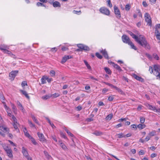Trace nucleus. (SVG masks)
<instances>
[{"label": "nucleus", "mask_w": 160, "mask_h": 160, "mask_svg": "<svg viewBox=\"0 0 160 160\" xmlns=\"http://www.w3.org/2000/svg\"><path fill=\"white\" fill-rule=\"evenodd\" d=\"M139 45L146 48L150 49V47L148 43L145 38L141 35H140L137 42Z\"/></svg>", "instance_id": "f257e3e1"}, {"label": "nucleus", "mask_w": 160, "mask_h": 160, "mask_svg": "<svg viewBox=\"0 0 160 160\" xmlns=\"http://www.w3.org/2000/svg\"><path fill=\"white\" fill-rule=\"evenodd\" d=\"M2 146L4 150L6 152L8 156L10 158L13 157L12 151L8 146H7L5 144H2Z\"/></svg>", "instance_id": "f03ea898"}, {"label": "nucleus", "mask_w": 160, "mask_h": 160, "mask_svg": "<svg viewBox=\"0 0 160 160\" xmlns=\"http://www.w3.org/2000/svg\"><path fill=\"white\" fill-rule=\"evenodd\" d=\"M77 47L80 49L81 51H89V48L87 46L82 44H79L77 45Z\"/></svg>", "instance_id": "7ed1b4c3"}, {"label": "nucleus", "mask_w": 160, "mask_h": 160, "mask_svg": "<svg viewBox=\"0 0 160 160\" xmlns=\"http://www.w3.org/2000/svg\"><path fill=\"white\" fill-rule=\"evenodd\" d=\"M154 70L157 72V74H155V75L157 77V79L158 78V77L160 79V72H160V66L155 65L154 66Z\"/></svg>", "instance_id": "20e7f679"}, {"label": "nucleus", "mask_w": 160, "mask_h": 160, "mask_svg": "<svg viewBox=\"0 0 160 160\" xmlns=\"http://www.w3.org/2000/svg\"><path fill=\"white\" fill-rule=\"evenodd\" d=\"M18 72V70L13 71L10 72L9 74V76L11 80L12 81L14 80Z\"/></svg>", "instance_id": "39448f33"}, {"label": "nucleus", "mask_w": 160, "mask_h": 160, "mask_svg": "<svg viewBox=\"0 0 160 160\" xmlns=\"http://www.w3.org/2000/svg\"><path fill=\"white\" fill-rule=\"evenodd\" d=\"M122 39L123 42L128 44L131 42L129 38L126 35L124 34L123 35L122 37Z\"/></svg>", "instance_id": "423d86ee"}, {"label": "nucleus", "mask_w": 160, "mask_h": 160, "mask_svg": "<svg viewBox=\"0 0 160 160\" xmlns=\"http://www.w3.org/2000/svg\"><path fill=\"white\" fill-rule=\"evenodd\" d=\"M37 134L39 138V140L40 141L43 142H46V140L44 138V136L42 133L38 132L37 133Z\"/></svg>", "instance_id": "0eeeda50"}, {"label": "nucleus", "mask_w": 160, "mask_h": 160, "mask_svg": "<svg viewBox=\"0 0 160 160\" xmlns=\"http://www.w3.org/2000/svg\"><path fill=\"white\" fill-rule=\"evenodd\" d=\"M0 129L4 132L9 133V129L6 127L0 125Z\"/></svg>", "instance_id": "6e6552de"}, {"label": "nucleus", "mask_w": 160, "mask_h": 160, "mask_svg": "<svg viewBox=\"0 0 160 160\" xmlns=\"http://www.w3.org/2000/svg\"><path fill=\"white\" fill-rule=\"evenodd\" d=\"M72 58V57L71 56L69 55H67V56H65L64 57H63L62 59V61L61 62V63H65L66 61L70 58Z\"/></svg>", "instance_id": "1a4fd4ad"}, {"label": "nucleus", "mask_w": 160, "mask_h": 160, "mask_svg": "<svg viewBox=\"0 0 160 160\" xmlns=\"http://www.w3.org/2000/svg\"><path fill=\"white\" fill-rule=\"evenodd\" d=\"M111 88H113L116 89L118 92L120 93L121 94H123V92L122 90L120 88L117 87L111 84Z\"/></svg>", "instance_id": "9d476101"}, {"label": "nucleus", "mask_w": 160, "mask_h": 160, "mask_svg": "<svg viewBox=\"0 0 160 160\" xmlns=\"http://www.w3.org/2000/svg\"><path fill=\"white\" fill-rule=\"evenodd\" d=\"M133 77L135 79L141 82H143L144 81V79L141 77H139L135 74H134L132 75Z\"/></svg>", "instance_id": "9b49d317"}, {"label": "nucleus", "mask_w": 160, "mask_h": 160, "mask_svg": "<svg viewBox=\"0 0 160 160\" xmlns=\"http://www.w3.org/2000/svg\"><path fill=\"white\" fill-rule=\"evenodd\" d=\"M147 16V18H146V19H145L146 21L147 22H148V25H151V23H152L151 20V19L149 18V17H148L149 15H148V14L147 13H146L145 14V17H146Z\"/></svg>", "instance_id": "f8f14e48"}, {"label": "nucleus", "mask_w": 160, "mask_h": 160, "mask_svg": "<svg viewBox=\"0 0 160 160\" xmlns=\"http://www.w3.org/2000/svg\"><path fill=\"white\" fill-rule=\"evenodd\" d=\"M22 152L23 155L26 157H28V154L26 149L23 147H22Z\"/></svg>", "instance_id": "ddd939ff"}, {"label": "nucleus", "mask_w": 160, "mask_h": 160, "mask_svg": "<svg viewBox=\"0 0 160 160\" xmlns=\"http://www.w3.org/2000/svg\"><path fill=\"white\" fill-rule=\"evenodd\" d=\"M100 52L104 56V57L106 58H108V56L107 53V52L105 50H100Z\"/></svg>", "instance_id": "4468645a"}, {"label": "nucleus", "mask_w": 160, "mask_h": 160, "mask_svg": "<svg viewBox=\"0 0 160 160\" xmlns=\"http://www.w3.org/2000/svg\"><path fill=\"white\" fill-rule=\"evenodd\" d=\"M17 104L18 106L20 107V109L24 113L25 111V110L21 103L19 101H18Z\"/></svg>", "instance_id": "2eb2a0df"}, {"label": "nucleus", "mask_w": 160, "mask_h": 160, "mask_svg": "<svg viewBox=\"0 0 160 160\" xmlns=\"http://www.w3.org/2000/svg\"><path fill=\"white\" fill-rule=\"evenodd\" d=\"M92 134L96 136H101L103 134V133L100 131L96 130Z\"/></svg>", "instance_id": "dca6fc26"}, {"label": "nucleus", "mask_w": 160, "mask_h": 160, "mask_svg": "<svg viewBox=\"0 0 160 160\" xmlns=\"http://www.w3.org/2000/svg\"><path fill=\"white\" fill-rule=\"evenodd\" d=\"M111 63H112L113 64V66L114 67V68L116 69L117 70L119 71H121L122 70V69L119 66H118V64H114V62H111Z\"/></svg>", "instance_id": "f3484780"}, {"label": "nucleus", "mask_w": 160, "mask_h": 160, "mask_svg": "<svg viewBox=\"0 0 160 160\" xmlns=\"http://www.w3.org/2000/svg\"><path fill=\"white\" fill-rule=\"evenodd\" d=\"M52 5L54 7H60L61 6V5L60 3L58 1H55L52 2Z\"/></svg>", "instance_id": "a211bd4d"}, {"label": "nucleus", "mask_w": 160, "mask_h": 160, "mask_svg": "<svg viewBox=\"0 0 160 160\" xmlns=\"http://www.w3.org/2000/svg\"><path fill=\"white\" fill-rule=\"evenodd\" d=\"M148 106L149 109L158 112V108H157L149 104H148Z\"/></svg>", "instance_id": "6ab92c4d"}, {"label": "nucleus", "mask_w": 160, "mask_h": 160, "mask_svg": "<svg viewBox=\"0 0 160 160\" xmlns=\"http://www.w3.org/2000/svg\"><path fill=\"white\" fill-rule=\"evenodd\" d=\"M59 142H60V145L61 147L64 150H66L68 149L66 146L63 143L61 142L60 141H59Z\"/></svg>", "instance_id": "aec40b11"}, {"label": "nucleus", "mask_w": 160, "mask_h": 160, "mask_svg": "<svg viewBox=\"0 0 160 160\" xmlns=\"http://www.w3.org/2000/svg\"><path fill=\"white\" fill-rule=\"evenodd\" d=\"M114 12L117 17L118 18H119L121 17L120 11H114Z\"/></svg>", "instance_id": "412c9836"}, {"label": "nucleus", "mask_w": 160, "mask_h": 160, "mask_svg": "<svg viewBox=\"0 0 160 160\" xmlns=\"http://www.w3.org/2000/svg\"><path fill=\"white\" fill-rule=\"evenodd\" d=\"M20 91L24 95L25 97L28 99L29 98V96L28 95V94L27 93L26 91L23 90H21Z\"/></svg>", "instance_id": "4be33fe9"}, {"label": "nucleus", "mask_w": 160, "mask_h": 160, "mask_svg": "<svg viewBox=\"0 0 160 160\" xmlns=\"http://www.w3.org/2000/svg\"><path fill=\"white\" fill-rule=\"evenodd\" d=\"M64 129L69 135L71 137H74V135L69 132L66 128H64Z\"/></svg>", "instance_id": "5701e85b"}, {"label": "nucleus", "mask_w": 160, "mask_h": 160, "mask_svg": "<svg viewBox=\"0 0 160 160\" xmlns=\"http://www.w3.org/2000/svg\"><path fill=\"white\" fill-rule=\"evenodd\" d=\"M145 127L146 125L144 124H143L142 123L140 124L137 126V127L140 129H142L144 128Z\"/></svg>", "instance_id": "b1692460"}, {"label": "nucleus", "mask_w": 160, "mask_h": 160, "mask_svg": "<svg viewBox=\"0 0 160 160\" xmlns=\"http://www.w3.org/2000/svg\"><path fill=\"white\" fill-rule=\"evenodd\" d=\"M51 97V94L47 95L42 97V98L43 100H46Z\"/></svg>", "instance_id": "393cba45"}, {"label": "nucleus", "mask_w": 160, "mask_h": 160, "mask_svg": "<svg viewBox=\"0 0 160 160\" xmlns=\"http://www.w3.org/2000/svg\"><path fill=\"white\" fill-rule=\"evenodd\" d=\"M11 105L12 108L13 110V112L15 113L16 112H17V109L16 106L12 103H11Z\"/></svg>", "instance_id": "a878e982"}, {"label": "nucleus", "mask_w": 160, "mask_h": 160, "mask_svg": "<svg viewBox=\"0 0 160 160\" xmlns=\"http://www.w3.org/2000/svg\"><path fill=\"white\" fill-rule=\"evenodd\" d=\"M46 76H43L41 79V81L42 84H45L46 83Z\"/></svg>", "instance_id": "bb28decb"}, {"label": "nucleus", "mask_w": 160, "mask_h": 160, "mask_svg": "<svg viewBox=\"0 0 160 160\" xmlns=\"http://www.w3.org/2000/svg\"><path fill=\"white\" fill-rule=\"evenodd\" d=\"M128 45L131 46V47L133 49L135 50H137V48H136V47L135 46L134 44L131 41L130 42V43H129Z\"/></svg>", "instance_id": "cd10ccee"}, {"label": "nucleus", "mask_w": 160, "mask_h": 160, "mask_svg": "<svg viewBox=\"0 0 160 160\" xmlns=\"http://www.w3.org/2000/svg\"><path fill=\"white\" fill-rule=\"evenodd\" d=\"M110 11H100V12L101 13L104 14L106 15H108L109 14Z\"/></svg>", "instance_id": "c85d7f7f"}, {"label": "nucleus", "mask_w": 160, "mask_h": 160, "mask_svg": "<svg viewBox=\"0 0 160 160\" xmlns=\"http://www.w3.org/2000/svg\"><path fill=\"white\" fill-rule=\"evenodd\" d=\"M31 117L33 120L37 124L38 123V120L32 114L31 115Z\"/></svg>", "instance_id": "c756f323"}, {"label": "nucleus", "mask_w": 160, "mask_h": 160, "mask_svg": "<svg viewBox=\"0 0 160 160\" xmlns=\"http://www.w3.org/2000/svg\"><path fill=\"white\" fill-rule=\"evenodd\" d=\"M51 97H52L53 98H56L60 96V94L58 93H55L54 94H51Z\"/></svg>", "instance_id": "7c9ffc66"}, {"label": "nucleus", "mask_w": 160, "mask_h": 160, "mask_svg": "<svg viewBox=\"0 0 160 160\" xmlns=\"http://www.w3.org/2000/svg\"><path fill=\"white\" fill-rule=\"evenodd\" d=\"M44 153L46 157L48 159H49L51 158V156L49 154L48 152L46 151H44Z\"/></svg>", "instance_id": "2f4dec72"}, {"label": "nucleus", "mask_w": 160, "mask_h": 160, "mask_svg": "<svg viewBox=\"0 0 160 160\" xmlns=\"http://www.w3.org/2000/svg\"><path fill=\"white\" fill-rule=\"evenodd\" d=\"M29 139L31 140L32 143L35 145H36L37 144V143L36 142L35 139L32 137H30Z\"/></svg>", "instance_id": "473e14b6"}, {"label": "nucleus", "mask_w": 160, "mask_h": 160, "mask_svg": "<svg viewBox=\"0 0 160 160\" xmlns=\"http://www.w3.org/2000/svg\"><path fill=\"white\" fill-rule=\"evenodd\" d=\"M117 136H118V137L119 138H124V137H125V135H124L122 133H119V134H117Z\"/></svg>", "instance_id": "72a5a7b5"}, {"label": "nucleus", "mask_w": 160, "mask_h": 160, "mask_svg": "<svg viewBox=\"0 0 160 160\" xmlns=\"http://www.w3.org/2000/svg\"><path fill=\"white\" fill-rule=\"evenodd\" d=\"M84 62L87 66V68L89 69H91V67L90 65L88 63V62L86 61H84Z\"/></svg>", "instance_id": "f704fd0d"}, {"label": "nucleus", "mask_w": 160, "mask_h": 160, "mask_svg": "<svg viewBox=\"0 0 160 160\" xmlns=\"http://www.w3.org/2000/svg\"><path fill=\"white\" fill-rule=\"evenodd\" d=\"M1 50H3V52L5 53H8V54H10L11 53V52L8 51V50L6 49H3V48H0Z\"/></svg>", "instance_id": "c9c22d12"}, {"label": "nucleus", "mask_w": 160, "mask_h": 160, "mask_svg": "<svg viewBox=\"0 0 160 160\" xmlns=\"http://www.w3.org/2000/svg\"><path fill=\"white\" fill-rule=\"evenodd\" d=\"M131 36L132 37L134 38L135 40V41L137 42L138 40V39L139 38L136 36L135 34H134L133 33V34Z\"/></svg>", "instance_id": "e433bc0d"}, {"label": "nucleus", "mask_w": 160, "mask_h": 160, "mask_svg": "<svg viewBox=\"0 0 160 160\" xmlns=\"http://www.w3.org/2000/svg\"><path fill=\"white\" fill-rule=\"evenodd\" d=\"M50 74L52 77L54 76L55 75V72L54 70H51L50 72Z\"/></svg>", "instance_id": "4c0bfd02"}, {"label": "nucleus", "mask_w": 160, "mask_h": 160, "mask_svg": "<svg viewBox=\"0 0 160 160\" xmlns=\"http://www.w3.org/2000/svg\"><path fill=\"white\" fill-rule=\"evenodd\" d=\"M96 56L100 59H101L102 58V56L98 52H96Z\"/></svg>", "instance_id": "58836bf2"}, {"label": "nucleus", "mask_w": 160, "mask_h": 160, "mask_svg": "<svg viewBox=\"0 0 160 160\" xmlns=\"http://www.w3.org/2000/svg\"><path fill=\"white\" fill-rule=\"evenodd\" d=\"M0 98L1 101L4 100V98L2 92H0Z\"/></svg>", "instance_id": "ea45409f"}, {"label": "nucleus", "mask_w": 160, "mask_h": 160, "mask_svg": "<svg viewBox=\"0 0 160 160\" xmlns=\"http://www.w3.org/2000/svg\"><path fill=\"white\" fill-rule=\"evenodd\" d=\"M104 69L105 71L107 73L109 74L110 73V70L109 68H107V67H105Z\"/></svg>", "instance_id": "a19ab883"}, {"label": "nucleus", "mask_w": 160, "mask_h": 160, "mask_svg": "<svg viewBox=\"0 0 160 160\" xmlns=\"http://www.w3.org/2000/svg\"><path fill=\"white\" fill-rule=\"evenodd\" d=\"M153 57L156 60H158L159 59V57L156 54H154L153 55Z\"/></svg>", "instance_id": "79ce46f5"}, {"label": "nucleus", "mask_w": 160, "mask_h": 160, "mask_svg": "<svg viewBox=\"0 0 160 160\" xmlns=\"http://www.w3.org/2000/svg\"><path fill=\"white\" fill-rule=\"evenodd\" d=\"M145 121V118L143 117H140V122L141 123L143 124Z\"/></svg>", "instance_id": "37998d69"}, {"label": "nucleus", "mask_w": 160, "mask_h": 160, "mask_svg": "<svg viewBox=\"0 0 160 160\" xmlns=\"http://www.w3.org/2000/svg\"><path fill=\"white\" fill-rule=\"evenodd\" d=\"M28 123L29 124V125L30 127H35V125L32 123L31 121H30L29 120H28Z\"/></svg>", "instance_id": "c03bdc74"}, {"label": "nucleus", "mask_w": 160, "mask_h": 160, "mask_svg": "<svg viewBox=\"0 0 160 160\" xmlns=\"http://www.w3.org/2000/svg\"><path fill=\"white\" fill-rule=\"evenodd\" d=\"M155 134V132L154 131H152L148 134L149 136L150 137L153 136Z\"/></svg>", "instance_id": "a18cd8bd"}, {"label": "nucleus", "mask_w": 160, "mask_h": 160, "mask_svg": "<svg viewBox=\"0 0 160 160\" xmlns=\"http://www.w3.org/2000/svg\"><path fill=\"white\" fill-rule=\"evenodd\" d=\"M72 12L74 14H77L78 15L80 14L81 13V11H73Z\"/></svg>", "instance_id": "49530a36"}, {"label": "nucleus", "mask_w": 160, "mask_h": 160, "mask_svg": "<svg viewBox=\"0 0 160 160\" xmlns=\"http://www.w3.org/2000/svg\"><path fill=\"white\" fill-rule=\"evenodd\" d=\"M25 134V136L29 138L31 136L30 135L29 133H28V132H25V133H24Z\"/></svg>", "instance_id": "de8ad7c7"}, {"label": "nucleus", "mask_w": 160, "mask_h": 160, "mask_svg": "<svg viewBox=\"0 0 160 160\" xmlns=\"http://www.w3.org/2000/svg\"><path fill=\"white\" fill-rule=\"evenodd\" d=\"M130 5L129 4H127L125 6V9L126 10H129L130 8Z\"/></svg>", "instance_id": "09e8293b"}, {"label": "nucleus", "mask_w": 160, "mask_h": 160, "mask_svg": "<svg viewBox=\"0 0 160 160\" xmlns=\"http://www.w3.org/2000/svg\"><path fill=\"white\" fill-rule=\"evenodd\" d=\"M21 85L22 87H24L25 86L27 85V82L25 81H23Z\"/></svg>", "instance_id": "8fccbe9b"}, {"label": "nucleus", "mask_w": 160, "mask_h": 160, "mask_svg": "<svg viewBox=\"0 0 160 160\" xmlns=\"http://www.w3.org/2000/svg\"><path fill=\"white\" fill-rule=\"evenodd\" d=\"M46 80L48 82H50L52 80V78H49L47 76H46Z\"/></svg>", "instance_id": "3c124183"}, {"label": "nucleus", "mask_w": 160, "mask_h": 160, "mask_svg": "<svg viewBox=\"0 0 160 160\" xmlns=\"http://www.w3.org/2000/svg\"><path fill=\"white\" fill-rule=\"evenodd\" d=\"M12 116V118L14 121V122L17 123V120L16 118L13 115Z\"/></svg>", "instance_id": "603ef678"}, {"label": "nucleus", "mask_w": 160, "mask_h": 160, "mask_svg": "<svg viewBox=\"0 0 160 160\" xmlns=\"http://www.w3.org/2000/svg\"><path fill=\"white\" fill-rule=\"evenodd\" d=\"M12 116V118L14 121V122L17 123V120L16 118L13 115Z\"/></svg>", "instance_id": "864d4df0"}, {"label": "nucleus", "mask_w": 160, "mask_h": 160, "mask_svg": "<svg viewBox=\"0 0 160 160\" xmlns=\"http://www.w3.org/2000/svg\"><path fill=\"white\" fill-rule=\"evenodd\" d=\"M18 123H17L14 122L13 126L14 128L15 129H16L18 128Z\"/></svg>", "instance_id": "5fc2aeb1"}, {"label": "nucleus", "mask_w": 160, "mask_h": 160, "mask_svg": "<svg viewBox=\"0 0 160 160\" xmlns=\"http://www.w3.org/2000/svg\"><path fill=\"white\" fill-rule=\"evenodd\" d=\"M61 135L62 137L64 139H67V137L65 136V135L62 132L61 133Z\"/></svg>", "instance_id": "6e6d98bb"}, {"label": "nucleus", "mask_w": 160, "mask_h": 160, "mask_svg": "<svg viewBox=\"0 0 160 160\" xmlns=\"http://www.w3.org/2000/svg\"><path fill=\"white\" fill-rule=\"evenodd\" d=\"M108 90L106 88H104L103 89L102 92L103 93H106L108 91Z\"/></svg>", "instance_id": "4d7b16f0"}, {"label": "nucleus", "mask_w": 160, "mask_h": 160, "mask_svg": "<svg viewBox=\"0 0 160 160\" xmlns=\"http://www.w3.org/2000/svg\"><path fill=\"white\" fill-rule=\"evenodd\" d=\"M122 126V124L121 123H119V124H117V125H116L115 126V127L117 128H118L120 127H121Z\"/></svg>", "instance_id": "13d9d810"}, {"label": "nucleus", "mask_w": 160, "mask_h": 160, "mask_svg": "<svg viewBox=\"0 0 160 160\" xmlns=\"http://www.w3.org/2000/svg\"><path fill=\"white\" fill-rule=\"evenodd\" d=\"M150 138V137L149 136H147L145 138V141L147 142L148 141Z\"/></svg>", "instance_id": "bf43d9fd"}, {"label": "nucleus", "mask_w": 160, "mask_h": 160, "mask_svg": "<svg viewBox=\"0 0 160 160\" xmlns=\"http://www.w3.org/2000/svg\"><path fill=\"white\" fill-rule=\"evenodd\" d=\"M157 155L156 154L153 153L151 154V157L152 158H154L156 157Z\"/></svg>", "instance_id": "052dcab7"}, {"label": "nucleus", "mask_w": 160, "mask_h": 160, "mask_svg": "<svg viewBox=\"0 0 160 160\" xmlns=\"http://www.w3.org/2000/svg\"><path fill=\"white\" fill-rule=\"evenodd\" d=\"M37 5L38 6H43V4L42 3L40 2H38L37 4Z\"/></svg>", "instance_id": "680f3d73"}, {"label": "nucleus", "mask_w": 160, "mask_h": 160, "mask_svg": "<svg viewBox=\"0 0 160 160\" xmlns=\"http://www.w3.org/2000/svg\"><path fill=\"white\" fill-rule=\"evenodd\" d=\"M149 71L150 72V73H152L153 72V69L152 67L150 66L149 67Z\"/></svg>", "instance_id": "e2e57ef3"}, {"label": "nucleus", "mask_w": 160, "mask_h": 160, "mask_svg": "<svg viewBox=\"0 0 160 160\" xmlns=\"http://www.w3.org/2000/svg\"><path fill=\"white\" fill-rule=\"evenodd\" d=\"M76 108L77 109L78 111H80L82 109V108L81 106H79L77 107Z\"/></svg>", "instance_id": "0e129e2a"}, {"label": "nucleus", "mask_w": 160, "mask_h": 160, "mask_svg": "<svg viewBox=\"0 0 160 160\" xmlns=\"http://www.w3.org/2000/svg\"><path fill=\"white\" fill-rule=\"evenodd\" d=\"M155 33L156 35L157 34H160V32H159V31L158 30V29H155Z\"/></svg>", "instance_id": "69168bd1"}, {"label": "nucleus", "mask_w": 160, "mask_h": 160, "mask_svg": "<svg viewBox=\"0 0 160 160\" xmlns=\"http://www.w3.org/2000/svg\"><path fill=\"white\" fill-rule=\"evenodd\" d=\"M142 4L143 6L145 7H146L148 5L146 2L145 1H143L142 2Z\"/></svg>", "instance_id": "338daca9"}, {"label": "nucleus", "mask_w": 160, "mask_h": 160, "mask_svg": "<svg viewBox=\"0 0 160 160\" xmlns=\"http://www.w3.org/2000/svg\"><path fill=\"white\" fill-rule=\"evenodd\" d=\"M139 155H143L144 154V152H143V150H140L139 152Z\"/></svg>", "instance_id": "774afa93"}]
</instances>
